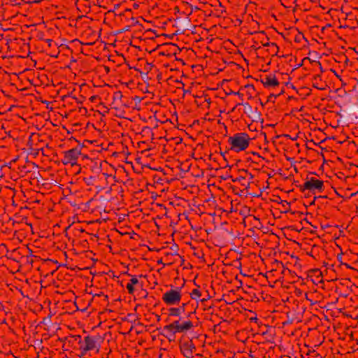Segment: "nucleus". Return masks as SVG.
I'll use <instances>...</instances> for the list:
<instances>
[{"instance_id":"23","label":"nucleus","mask_w":358,"mask_h":358,"mask_svg":"<svg viewBox=\"0 0 358 358\" xmlns=\"http://www.w3.org/2000/svg\"><path fill=\"white\" fill-rule=\"evenodd\" d=\"M66 265H67V264L65 263V264H62V265H60L59 266H60V267H64V268H65V267L66 266Z\"/></svg>"},{"instance_id":"18","label":"nucleus","mask_w":358,"mask_h":358,"mask_svg":"<svg viewBox=\"0 0 358 358\" xmlns=\"http://www.w3.org/2000/svg\"><path fill=\"white\" fill-rule=\"evenodd\" d=\"M75 294L73 292L69 291V303L71 301V300L74 298Z\"/></svg>"},{"instance_id":"7","label":"nucleus","mask_w":358,"mask_h":358,"mask_svg":"<svg viewBox=\"0 0 358 358\" xmlns=\"http://www.w3.org/2000/svg\"><path fill=\"white\" fill-rule=\"evenodd\" d=\"M84 346L82 347V349L84 352L96 350V352H99V346L97 344L96 340L91 336H87L85 338V341L83 342Z\"/></svg>"},{"instance_id":"22","label":"nucleus","mask_w":358,"mask_h":358,"mask_svg":"<svg viewBox=\"0 0 358 358\" xmlns=\"http://www.w3.org/2000/svg\"><path fill=\"white\" fill-rule=\"evenodd\" d=\"M66 339H67V337H64L63 339H60L59 338V341H60L61 343H63V341H65Z\"/></svg>"},{"instance_id":"25","label":"nucleus","mask_w":358,"mask_h":358,"mask_svg":"<svg viewBox=\"0 0 358 358\" xmlns=\"http://www.w3.org/2000/svg\"><path fill=\"white\" fill-rule=\"evenodd\" d=\"M64 256L66 257V258H67V256H68L67 252H64Z\"/></svg>"},{"instance_id":"6","label":"nucleus","mask_w":358,"mask_h":358,"mask_svg":"<svg viewBox=\"0 0 358 358\" xmlns=\"http://www.w3.org/2000/svg\"><path fill=\"white\" fill-rule=\"evenodd\" d=\"M303 187L313 192H322L324 189V182L315 178H307L303 183Z\"/></svg>"},{"instance_id":"14","label":"nucleus","mask_w":358,"mask_h":358,"mask_svg":"<svg viewBox=\"0 0 358 358\" xmlns=\"http://www.w3.org/2000/svg\"><path fill=\"white\" fill-rule=\"evenodd\" d=\"M201 294L199 289H194L190 293V296L192 299L197 300L200 298Z\"/></svg>"},{"instance_id":"11","label":"nucleus","mask_w":358,"mask_h":358,"mask_svg":"<svg viewBox=\"0 0 358 358\" xmlns=\"http://www.w3.org/2000/svg\"><path fill=\"white\" fill-rule=\"evenodd\" d=\"M60 228L62 229L63 233L65 234V236H67V224L64 222H60L59 223H57L53 226V234L54 235H59Z\"/></svg>"},{"instance_id":"13","label":"nucleus","mask_w":358,"mask_h":358,"mask_svg":"<svg viewBox=\"0 0 358 358\" xmlns=\"http://www.w3.org/2000/svg\"><path fill=\"white\" fill-rule=\"evenodd\" d=\"M138 282H139V281H138L137 277L135 275L132 276L129 282H128L126 286L127 289L130 294H134V286L135 285L138 284Z\"/></svg>"},{"instance_id":"3","label":"nucleus","mask_w":358,"mask_h":358,"mask_svg":"<svg viewBox=\"0 0 358 358\" xmlns=\"http://www.w3.org/2000/svg\"><path fill=\"white\" fill-rule=\"evenodd\" d=\"M82 85L75 83H69V104L73 102L81 103L84 101V96L80 94Z\"/></svg>"},{"instance_id":"32","label":"nucleus","mask_w":358,"mask_h":358,"mask_svg":"<svg viewBox=\"0 0 358 358\" xmlns=\"http://www.w3.org/2000/svg\"><path fill=\"white\" fill-rule=\"evenodd\" d=\"M74 1H76V0H73ZM76 3V2H74Z\"/></svg>"},{"instance_id":"29","label":"nucleus","mask_w":358,"mask_h":358,"mask_svg":"<svg viewBox=\"0 0 358 358\" xmlns=\"http://www.w3.org/2000/svg\"><path fill=\"white\" fill-rule=\"evenodd\" d=\"M71 193V189L69 187V194Z\"/></svg>"},{"instance_id":"28","label":"nucleus","mask_w":358,"mask_h":358,"mask_svg":"<svg viewBox=\"0 0 358 358\" xmlns=\"http://www.w3.org/2000/svg\"><path fill=\"white\" fill-rule=\"evenodd\" d=\"M73 306H75V308H76V309H78V307L76 306V303L75 302H73Z\"/></svg>"},{"instance_id":"19","label":"nucleus","mask_w":358,"mask_h":358,"mask_svg":"<svg viewBox=\"0 0 358 358\" xmlns=\"http://www.w3.org/2000/svg\"><path fill=\"white\" fill-rule=\"evenodd\" d=\"M69 203H71V205H72L73 206H78L80 203H82L80 201H72L70 198H69Z\"/></svg>"},{"instance_id":"10","label":"nucleus","mask_w":358,"mask_h":358,"mask_svg":"<svg viewBox=\"0 0 358 358\" xmlns=\"http://www.w3.org/2000/svg\"><path fill=\"white\" fill-rule=\"evenodd\" d=\"M262 83L266 87H274L279 85V82L274 75H266L261 79Z\"/></svg>"},{"instance_id":"27","label":"nucleus","mask_w":358,"mask_h":358,"mask_svg":"<svg viewBox=\"0 0 358 358\" xmlns=\"http://www.w3.org/2000/svg\"><path fill=\"white\" fill-rule=\"evenodd\" d=\"M194 312H191V313H189L188 314V317H190V315H192V314H194Z\"/></svg>"},{"instance_id":"16","label":"nucleus","mask_w":358,"mask_h":358,"mask_svg":"<svg viewBox=\"0 0 358 358\" xmlns=\"http://www.w3.org/2000/svg\"><path fill=\"white\" fill-rule=\"evenodd\" d=\"M57 283V287H62L66 285L64 282V276L61 273L58 274V282Z\"/></svg>"},{"instance_id":"21","label":"nucleus","mask_w":358,"mask_h":358,"mask_svg":"<svg viewBox=\"0 0 358 358\" xmlns=\"http://www.w3.org/2000/svg\"><path fill=\"white\" fill-rule=\"evenodd\" d=\"M71 42L72 43H76V42H78H78H79V41H78V40H77V39H73Z\"/></svg>"},{"instance_id":"31","label":"nucleus","mask_w":358,"mask_h":358,"mask_svg":"<svg viewBox=\"0 0 358 358\" xmlns=\"http://www.w3.org/2000/svg\"><path fill=\"white\" fill-rule=\"evenodd\" d=\"M79 125L78 124H75L74 127H78Z\"/></svg>"},{"instance_id":"24","label":"nucleus","mask_w":358,"mask_h":358,"mask_svg":"<svg viewBox=\"0 0 358 358\" xmlns=\"http://www.w3.org/2000/svg\"><path fill=\"white\" fill-rule=\"evenodd\" d=\"M251 320H254V321H257V318L255 317H251L250 319Z\"/></svg>"},{"instance_id":"5","label":"nucleus","mask_w":358,"mask_h":358,"mask_svg":"<svg viewBox=\"0 0 358 358\" xmlns=\"http://www.w3.org/2000/svg\"><path fill=\"white\" fill-rule=\"evenodd\" d=\"M81 147L80 145H76V147L69 150V164H71V168L73 169L72 172L78 173L81 168L77 164V159L80 156Z\"/></svg>"},{"instance_id":"2","label":"nucleus","mask_w":358,"mask_h":358,"mask_svg":"<svg viewBox=\"0 0 358 358\" xmlns=\"http://www.w3.org/2000/svg\"><path fill=\"white\" fill-rule=\"evenodd\" d=\"M194 327L192 321L188 320L180 322L176 320L164 327V329L175 334L177 333H186Z\"/></svg>"},{"instance_id":"30","label":"nucleus","mask_w":358,"mask_h":358,"mask_svg":"<svg viewBox=\"0 0 358 358\" xmlns=\"http://www.w3.org/2000/svg\"><path fill=\"white\" fill-rule=\"evenodd\" d=\"M64 117H67V113L66 112L64 113Z\"/></svg>"},{"instance_id":"8","label":"nucleus","mask_w":358,"mask_h":358,"mask_svg":"<svg viewBox=\"0 0 358 358\" xmlns=\"http://www.w3.org/2000/svg\"><path fill=\"white\" fill-rule=\"evenodd\" d=\"M70 344L73 349L81 350L82 347L84 346V343L80 335L73 334L69 332V345Z\"/></svg>"},{"instance_id":"20","label":"nucleus","mask_w":358,"mask_h":358,"mask_svg":"<svg viewBox=\"0 0 358 358\" xmlns=\"http://www.w3.org/2000/svg\"><path fill=\"white\" fill-rule=\"evenodd\" d=\"M185 306H186V303H182V306L178 308H180L181 313L185 312Z\"/></svg>"},{"instance_id":"17","label":"nucleus","mask_w":358,"mask_h":358,"mask_svg":"<svg viewBox=\"0 0 358 358\" xmlns=\"http://www.w3.org/2000/svg\"><path fill=\"white\" fill-rule=\"evenodd\" d=\"M68 142H69V147L71 145H73L74 144H76L77 143V141L73 137H69Z\"/></svg>"},{"instance_id":"1","label":"nucleus","mask_w":358,"mask_h":358,"mask_svg":"<svg viewBox=\"0 0 358 358\" xmlns=\"http://www.w3.org/2000/svg\"><path fill=\"white\" fill-rule=\"evenodd\" d=\"M250 141L249 135L245 132L235 134L228 138L230 150L235 152L245 150L249 147Z\"/></svg>"},{"instance_id":"15","label":"nucleus","mask_w":358,"mask_h":358,"mask_svg":"<svg viewBox=\"0 0 358 358\" xmlns=\"http://www.w3.org/2000/svg\"><path fill=\"white\" fill-rule=\"evenodd\" d=\"M181 315L180 308H171L169 309V315L178 317Z\"/></svg>"},{"instance_id":"26","label":"nucleus","mask_w":358,"mask_h":358,"mask_svg":"<svg viewBox=\"0 0 358 358\" xmlns=\"http://www.w3.org/2000/svg\"><path fill=\"white\" fill-rule=\"evenodd\" d=\"M60 329H61V328H60V327H58V328L56 329V332H57V334H58V331H59V330H60Z\"/></svg>"},{"instance_id":"9","label":"nucleus","mask_w":358,"mask_h":358,"mask_svg":"<svg viewBox=\"0 0 358 358\" xmlns=\"http://www.w3.org/2000/svg\"><path fill=\"white\" fill-rule=\"evenodd\" d=\"M180 350L185 357L192 358L195 350V346L191 341L185 342L181 345Z\"/></svg>"},{"instance_id":"4","label":"nucleus","mask_w":358,"mask_h":358,"mask_svg":"<svg viewBox=\"0 0 358 358\" xmlns=\"http://www.w3.org/2000/svg\"><path fill=\"white\" fill-rule=\"evenodd\" d=\"M182 298L181 291L178 289H171L162 295V301L168 306L177 305Z\"/></svg>"},{"instance_id":"12","label":"nucleus","mask_w":358,"mask_h":358,"mask_svg":"<svg viewBox=\"0 0 358 358\" xmlns=\"http://www.w3.org/2000/svg\"><path fill=\"white\" fill-rule=\"evenodd\" d=\"M63 144H59L56 150V152L57 155H59L62 156L61 161L64 165H66L67 164V150H64L63 149Z\"/></svg>"}]
</instances>
